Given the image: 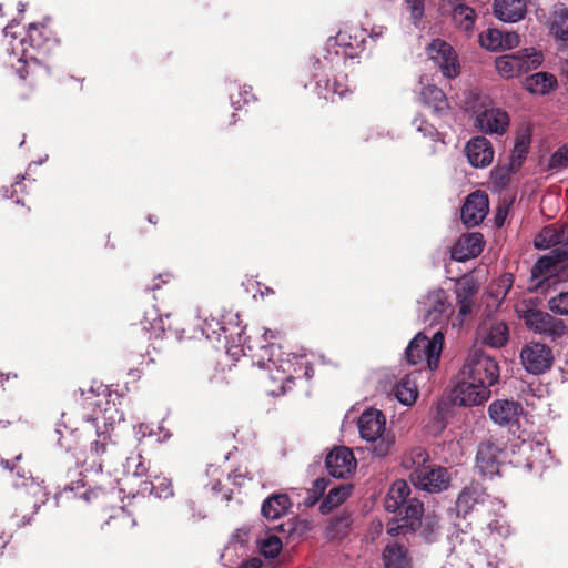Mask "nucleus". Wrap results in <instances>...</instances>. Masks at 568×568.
<instances>
[{
	"label": "nucleus",
	"instance_id": "obj_1",
	"mask_svg": "<svg viewBox=\"0 0 568 568\" xmlns=\"http://www.w3.org/2000/svg\"><path fill=\"white\" fill-rule=\"evenodd\" d=\"M364 30L349 28L338 31L328 40L327 53L312 63V75L317 94L329 101L342 98L347 91L346 74L343 72L347 59L356 58L364 48Z\"/></svg>",
	"mask_w": 568,
	"mask_h": 568
},
{
	"label": "nucleus",
	"instance_id": "obj_2",
	"mask_svg": "<svg viewBox=\"0 0 568 568\" xmlns=\"http://www.w3.org/2000/svg\"><path fill=\"white\" fill-rule=\"evenodd\" d=\"M361 437L371 443L372 454L383 458L387 456L394 445V437L386 434V419L378 409H367L362 413L357 422Z\"/></svg>",
	"mask_w": 568,
	"mask_h": 568
},
{
	"label": "nucleus",
	"instance_id": "obj_3",
	"mask_svg": "<svg viewBox=\"0 0 568 568\" xmlns=\"http://www.w3.org/2000/svg\"><path fill=\"white\" fill-rule=\"evenodd\" d=\"M444 334L442 329L433 333L428 337L424 333H418L406 347V359L410 365L427 363L430 371L438 367L439 357L444 344Z\"/></svg>",
	"mask_w": 568,
	"mask_h": 568
},
{
	"label": "nucleus",
	"instance_id": "obj_4",
	"mask_svg": "<svg viewBox=\"0 0 568 568\" xmlns=\"http://www.w3.org/2000/svg\"><path fill=\"white\" fill-rule=\"evenodd\" d=\"M100 417L97 415L94 417L88 416L82 425V432L87 435V437H91L93 434L97 439L91 443V457H99L100 459L97 462L92 460L91 468L95 473H101L105 466H111L113 463V454L116 449L115 444L111 440L110 435L108 433V423L104 422V430H100L99 426Z\"/></svg>",
	"mask_w": 568,
	"mask_h": 568
},
{
	"label": "nucleus",
	"instance_id": "obj_5",
	"mask_svg": "<svg viewBox=\"0 0 568 568\" xmlns=\"http://www.w3.org/2000/svg\"><path fill=\"white\" fill-rule=\"evenodd\" d=\"M448 294L439 288L424 295L418 302V313L424 324L429 327L439 326L444 332L453 314Z\"/></svg>",
	"mask_w": 568,
	"mask_h": 568
},
{
	"label": "nucleus",
	"instance_id": "obj_6",
	"mask_svg": "<svg viewBox=\"0 0 568 568\" xmlns=\"http://www.w3.org/2000/svg\"><path fill=\"white\" fill-rule=\"evenodd\" d=\"M518 313L529 331L551 342H558L568 335V326L566 323L548 312L537 308H526L519 310Z\"/></svg>",
	"mask_w": 568,
	"mask_h": 568
},
{
	"label": "nucleus",
	"instance_id": "obj_7",
	"mask_svg": "<svg viewBox=\"0 0 568 568\" xmlns=\"http://www.w3.org/2000/svg\"><path fill=\"white\" fill-rule=\"evenodd\" d=\"M284 333L281 329H264L263 333V342L260 346L261 354L257 355L256 365L261 368H266L272 371L275 368L278 372L287 374V378L292 377L291 367L293 366L287 354L286 358L283 357L284 353L281 349V346L275 343V341L282 339Z\"/></svg>",
	"mask_w": 568,
	"mask_h": 568
},
{
	"label": "nucleus",
	"instance_id": "obj_8",
	"mask_svg": "<svg viewBox=\"0 0 568 568\" xmlns=\"http://www.w3.org/2000/svg\"><path fill=\"white\" fill-rule=\"evenodd\" d=\"M463 368L465 376L486 386V389H490L498 382L500 375L496 359L483 352H474Z\"/></svg>",
	"mask_w": 568,
	"mask_h": 568
},
{
	"label": "nucleus",
	"instance_id": "obj_9",
	"mask_svg": "<svg viewBox=\"0 0 568 568\" xmlns=\"http://www.w3.org/2000/svg\"><path fill=\"white\" fill-rule=\"evenodd\" d=\"M478 506L489 507L493 510H501L505 507L501 500L488 495L479 484H470L464 487L456 499L457 514L466 517Z\"/></svg>",
	"mask_w": 568,
	"mask_h": 568
},
{
	"label": "nucleus",
	"instance_id": "obj_10",
	"mask_svg": "<svg viewBox=\"0 0 568 568\" xmlns=\"http://www.w3.org/2000/svg\"><path fill=\"white\" fill-rule=\"evenodd\" d=\"M523 367L532 375L548 372L554 364L552 349L540 342L526 343L519 354Z\"/></svg>",
	"mask_w": 568,
	"mask_h": 568
},
{
	"label": "nucleus",
	"instance_id": "obj_11",
	"mask_svg": "<svg viewBox=\"0 0 568 568\" xmlns=\"http://www.w3.org/2000/svg\"><path fill=\"white\" fill-rule=\"evenodd\" d=\"M424 514L423 503L417 498H410L403 506L399 519H392L386 525L388 535L395 537L408 531H415L420 527Z\"/></svg>",
	"mask_w": 568,
	"mask_h": 568
},
{
	"label": "nucleus",
	"instance_id": "obj_12",
	"mask_svg": "<svg viewBox=\"0 0 568 568\" xmlns=\"http://www.w3.org/2000/svg\"><path fill=\"white\" fill-rule=\"evenodd\" d=\"M412 483L427 493H440L449 486L450 476L442 466L428 465L410 473Z\"/></svg>",
	"mask_w": 568,
	"mask_h": 568
},
{
	"label": "nucleus",
	"instance_id": "obj_13",
	"mask_svg": "<svg viewBox=\"0 0 568 568\" xmlns=\"http://www.w3.org/2000/svg\"><path fill=\"white\" fill-rule=\"evenodd\" d=\"M454 403L460 406H477L488 400L491 390L486 389V386L481 385L464 375L462 371V378L453 389Z\"/></svg>",
	"mask_w": 568,
	"mask_h": 568
},
{
	"label": "nucleus",
	"instance_id": "obj_14",
	"mask_svg": "<svg viewBox=\"0 0 568 568\" xmlns=\"http://www.w3.org/2000/svg\"><path fill=\"white\" fill-rule=\"evenodd\" d=\"M429 59L440 69L444 77L456 78L459 73L457 57L450 44L443 40H434L427 48Z\"/></svg>",
	"mask_w": 568,
	"mask_h": 568
},
{
	"label": "nucleus",
	"instance_id": "obj_15",
	"mask_svg": "<svg viewBox=\"0 0 568 568\" xmlns=\"http://www.w3.org/2000/svg\"><path fill=\"white\" fill-rule=\"evenodd\" d=\"M477 338L484 345L500 348L505 346L509 339L508 325L503 320L487 317L477 328Z\"/></svg>",
	"mask_w": 568,
	"mask_h": 568
},
{
	"label": "nucleus",
	"instance_id": "obj_16",
	"mask_svg": "<svg viewBox=\"0 0 568 568\" xmlns=\"http://www.w3.org/2000/svg\"><path fill=\"white\" fill-rule=\"evenodd\" d=\"M489 211L488 196L483 191L470 193L462 207V221L468 227L477 226Z\"/></svg>",
	"mask_w": 568,
	"mask_h": 568
},
{
	"label": "nucleus",
	"instance_id": "obj_17",
	"mask_svg": "<svg viewBox=\"0 0 568 568\" xmlns=\"http://www.w3.org/2000/svg\"><path fill=\"white\" fill-rule=\"evenodd\" d=\"M327 471L334 478H346L356 469L353 452L345 447L334 448L325 459Z\"/></svg>",
	"mask_w": 568,
	"mask_h": 568
},
{
	"label": "nucleus",
	"instance_id": "obj_18",
	"mask_svg": "<svg viewBox=\"0 0 568 568\" xmlns=\"http://www.w3.org/2000/svg\"><path fill=\"white\" fill-rule=\"evenodd\" d=\"M503 449L491 442H484L478 445L475 466L479 474L493 477L499 473L500 456Z\"/></svg>",
	"mask_w": 568,
	"mask_h": 568
},
{
	"label": "nucleus",
	"instance_id": "obj_19",
	"mask_svg": "<svg viewBox=\"0 0 568 568\" xmlns=\"http://www.w3.org/2000/svg\"><path fill=\"white\" fill-rule=\"evenodd\" d=\"M523 412L521 404L513 399H496L488 407L489 417L499 426L516 425Z\"/></svg>",
	"mask_w": 568,
	"mask_h": 568
},
{
	"label": "nucleus",
	"instance_id": "obj_20",
	"mask_svg": "<svg viewBox=\"0 0 568 568\" xmlns=\"http://www.w3.org/2000/svg\"><path fill=\"white\" fill-rule=\"evenodd\" d=\"M475 125L484 133L503 134L509 125V116L507 112L501 109H485L477 114Z\"/></svg>",
	"mask_w": 568,
	"mask_h": 568
},
{
	"label": "nucleus",
	"instance_id": "obj_21",
	"mask_svg": "<svg viewBox=\"0 0 568 568\" xmlns=\"http://www.w3.org/2000/svg\"><path fill=\"white\" fill-rule=\"evenodd\" d=\"M484 250L481 233L474 232L462 235L452 247V258L464 262L477 257Z\"/></svg>",
	"mask_w": 568,
	"mask_h": 568
},
{
	"label": "nucleus",
	"instance_id": "obj_22",
	"mask_svg": "<svg viewBox=\"0 0 568 568\" xmlns=\"http://www.w3.org/2000/svg\"><path fill=\"white\" fill-rule=\"evenodd\" d=\"M384 568H413V556L407 544L402 541L388 542L382 552Z\"/></svg>",
	"mask_w": 568,
	"mask_h": 568
},
{
	"label": "nucleus",
	"instance_id": "obj_23",
	"mask_svg": "<svg viewBox=\"0 0 568 568\" xmlns=\"http://www.w3.org/2000/svg\"><path fill=\"white\" fill-rule=\"evenodd\" d=\"M21 459H22V454H18L14 456V458L12 460L1 459L0 464H1L2 468L7 469L11 473H13L16 470L18 478L22 479L21 483H18V481L14 483L16 487H24L29 495H32L33 497H36V499L38 501L44 504L47 500L45 488L43 487V485L41 483L37 481L33 477H31V476L26 477L24 474L20 473L18 463Z\"/></svg>",
	"mask_w": 568,
	"mask_h": 568
},
{
	"label": "nucleus",
	"instance_id": "obj_24",
	"mask_svg": "<svg viewBox=\"0 0 568 568\" xmlns=\"http://www.w3.org/2000/svg\"><path fill=\"white\" fill-rule=\"evenodd\" d=\"M535 246L540 250H558L568 256V229H557L552 225L545 226L535 240Z\"/></svg>",
	"mask_w": 568,
	"mask_h": 568
},
{
	"label": "nucleus",
	"instance_id": "obj_25",
	"mask_svg": "<svg viewBox=\"0 0 568 568\" xmlns=\"http://www.w3.org/2000/svg\"><path fill=\"white\" fill-rule=\"evenodd\" d=\"M468 162L474 168H486L494 159L491 143L484 136H476L469 140L465 148Z\"/></svg>",
	"mask_w": 568,
	"mask_h": 568
},
{
	"label": "nucleus",
	"instance_id": "obj_26",
	"mask_svg": "<svg viewBox=\"0 0 568 568\" xmlns=\"http://www.w3.org/2000/svg\"><path fill=\"white\" fill-rule=\"evenodd\" d=\"M494 13L500 21L514 23L525 17L526 4L524 0H495Z\"/></svg>",
	"mask_w": 568,
	"mask_h": 568
},
{
	"label": "nucleus",
	"instance_id": "obj_27",
	"mask_svg": "<svg viewBox=\"0 0 568 568\" xmlns=\"http://www.w3.org/2000/svg\"><path fill=\"white\" fill-rule=\"evenodd\" d=\"M409 494L410 487L405 480L394 481L385 497V509L389 513L402 514L403 506L410 499Z\"/></svg>",
	"mask_w": 568,
	"mask_h": 568
},
{
	"label": "nucleus",
	"instance_id": "obj_28",
	"mask_svg": "<svg viewBox=\"0 0 568 568\" xmlns=\"http://www.w3.org/2000/svg\"><path fill=\"white\" fill-rule=\"evenodd\" d=\"M292 504L286 494H274L267 497L261 507L262 515L267 519H278L284 516Z\"/></svg>",
	"mask_w": 568,
	"mask_h": 568
},
{
	"label": "nucleus",
	"instance_id": "obj_29",
	"mask_svg": "<svg viewBox=\"0 0 568 568\" xmlns=\"http://www.w3.org/2000/svg\"><path fill=\"white\" fill-rule=\"evenodd\" d=\"M564 252L551 250L549 254L537 260L531 268V277L535 280L547 278L552 274L557 264L564 262L568 256L562 255Z\"/></svg>",
	"mask_w": 568,
	"mask_h": 568
},
{
	"label": "nucleus",
	"instance_id": "obj_30",
	"mask_svg": "<svg viewBox=\"0 0 568 568\" xmlns=\"http://www.w3.org/2000/svg\"><path fill=\"white\" fill-rule=\"evenodd\" d=\"M420 98L423 102L433 108L434 113L442 115L449 109L448 101L442 89L436 85L428 84L422 89Z\"/></svg>",
	"mask_w": 568,
	"mask_h": 568
},
{
	"label": "nucleus",
	"instance_id": "obj_31",
	"mask_svg": "<svg viewBox=\"0 0 568 568\" xmlns=\"http://www.w3.org/2000/svg\"><path fill=\"white\" fill-rule=\"evenodd\" d=\"M525 89L535 94H547L557 85L555 75L548 72H537L526 78Z\"/></svg>",
	"mask_w": 568,
	"mask_h": 568
},
{
	"label": "nucleus",
	"instance_id": "obj_32",
	"mask_svg": "<svg viewBox=\"0 0 568 568\" xmlns=\"http://www.w3.org/2000/svg\"><path fill=\"white\" fill-rule=\"evenodd\" d=\"M394 396L405 406H412L415 404L418 397V389L410 375H406L395 385Z\"/></svg>",
	"mask_w": 568,
	"mask_h": 568
},
{
	"label": "nucleus",
	"instance_id": "obj_33",
	"mask_svg": "<svg viewBox=\"0 0 568 568\" xmlns=\"http://www.w3.org/2000/svg\"><path fill=\"white\" fill-rule=\"evenodd\" d=\"M518 62L519 73H527L537 69L544 61L541 51L535 48H526L513 53Z\"/></svg>",
	"mask_w": 568,
	"mask_h": 568
},
{
	"label": "nucleus",
	"instance_id": "obj_34",
	"mask_svg": "<svg viewBox=\"0 0 568 568\" xmlns=\"http://www.w3.org/2000/svg\"><path fill=\"white\" fill-rule=\"evenodd\" d=\"M428 459L429 455L425 448L414 447L403 455L400 464L405 469L413 473L422 467H428Z\"/></svg>",
	"mask_w": 568,
	"mask_h": 568
},
{
	"label": "nucleus",
	"instance_id": "obj_35",
	"mask_svg": "<svg viewBox=\"0 0 568 568\" xmlns=\"http://www.w3.org/2000/svg\"><path fill=\"white\" fill-rule=\"evenodd\" d=\"M476 19L475 10L466 4H458L453 9V20L463 31L470 33Z\"/></svg>",
	"mask_w": 568,
	"mask_h": 568
},
{
	"label": "nucleus",
	"instance_id": "obj_36",
	"mask_svg": "<svg viewBox=\"0 0 568 568\" xmlns=\"http://www.w3.org/2000/svg\"><path fill=\"white\" fill-rule=\"evenodd\" d=\"M550 32L560 41H568V9L560 8L555 10L551 22Z\"/></svg>",
	"mask_w": 568,
	"mask_h": 568
},
{
	"label": "nucleus",
	"instance_id": "obj_37",
	"mask_svg": "<svg viewBox=\"0 0 568 568\" xmlns=\"http://www.w3.org/2000/svg\"><path fill=\"white\" fill-rule=\"evenodd\" d=\"M47 33V29L43 24L30 23L26 38L21 40V44L24 45L28 43L31 48L40 49L45 44L48 40Z\"/></svg>",
	"mask_w": 568,
	"mask_h": 568
},
{
	"label": "nucleus",
	"instance_id": "obj_38",
	"mask_svg": "<svg viewBox=\"0 0 568 568\" xmlns=\"http://www.w3.org/2000/svg\"><path fill=\"white\" fill-rule=\"evenodd\" d=\"M351 494V488L346 486H339L332 488L323 503L321 504V510L322 513H327L332 510L333 508L339 506L342 503H344Z\"/></svg>",
	"mask_w": 568,
	"mask_h": 568
},
{
	"label": "nucleus",
	"instance_id": "obj_39",
	"mask_svg": "<svg viewBox=\"0 0 568 568\" xmlns=\"http://www.w3.org/2000/svg\"><path fill=\"white\" fill-rule=\"evenodd\" d=\"M495 65L497 72L505 79L520 75L518 62L513 53L498 57L495 61Z\"/></svg>",
	"mask_w": 568,
	"mask_h": 568
},
{
	"label": "nucleus",
	"instance_id": "obj_40",
	"mask_svg": "<svg viewBox=\"0 0 568 568\" xmlns=\"http://www.w3.org/2000/svg\"><path fill=\"white\" fill-rule=\"evenodd\" d=\"M351 516L347 513H341L333 516L327 526V534L332 538L343 537L351 526Z\"/></svg>",
	"mask_w": 568,
	"mask_h": 568
},
{
	"label": "nucleus",
	"instance_id": "obj_41",
	"mask_svg": "<svg viewBox=\"0 0 568 568\" xmlns=\"http://www.w3.org/2000/svg\"><path fill=\"white\" fill-rule=\"evenodd\" d=\"M474 290L468 285H459L456 288V301L459 316L464 317L471 312Z\"/></svg>",
	"mask_w": 568,
	"mask_h": 568
},
{
	"label": "nucleus",
	"instance_id": "obj_42",
	"mask_svg": "<svg viewBox=\"0 0 568 568\" xmlns=\"http://www.w3.org/2000/svg\"><path fill=\"white\" fill-rule=\"evenodd\" d=\"M503 31L498 29H488L479 36V43L489 51L501 50Z\"/></svg>",
	"mask_w": 568,
	"mask_h": 568
},
{
	"label": "nucleus",
	"instance_id": "obj_43",
	"mask_svg": "<svg viewBox=\"0 0 568 568\" xmlns=\"http://www.w3.org/2000/svg\"><path fill=\"white\" fill-rule=\"evenodd\" d=\"M529 148V139L526 136H520L516 140L511 156H510V165L511 169H517L521 165L523 161L526 159Z\"/></svg>",
	"mask_w": 568,
	"mask_h": 568
},
{
	"label": "nucleus",
	"instance_id": "obj_44",
	"mask_svg": "<svg viewBox=\"0 0 568 568\" xmlns=\"http://www.w3.org/2000/svg\"><path fill=\"white\" fill-rule=\"evenodd\" d=\"M150 493L158 498L166 499L173 496L172 484L168 478H155V481L148 483Z\"/></svg>",
	"mask_w": 568,
	"mask_h": 568
},
{
	"label": "nucleus",
	"instance_id": "obj_45",
	"mask_svg": "<svg viewBox=\"0 0 568 568\" xmlns=\"http://www.w3.org/2000/svg\"><path fill=\"white\" fill-rule=\"evenodd\" d=\"M513 286V275L510 273H506L498 277L494 286L490 288V294L496 300H504Z\"/></svg>",
	"mask_w": 568,
	"mask_h": 568
},
{
	"label": "nucleus",
	"instance_id": "obj_46",
	"mask_svg": "<svg viewBox=\"0 0 568 568\" xmlns=\"http://www.w3.org/2000/svg\"><path fill=\"white\" fill-rule=\"evenodd\" d=\"M282 549V541L276 536H270L266 539L262 540L260 544L261 554L265 558H275L278 556Z\"/></svg>",
	"mask_w": 568,
	"mask_h": 568
},
{
	"label": "nucleus",
	"instance_id": "obj_47",
	"mask_svg": "<svg viewBox=\"0 0 568 568\" xmlns=\"http://www.w3.org/2000/svg\"><path fill=\"white\" fill-rule=\"evenodd\" d=\"M413 125L416 128V130L424 136L429 138L433 141L440 140V133L438 130L429 123L427 120H425L423 116H416L413 120Z\"/></svg>",
	"mask_w": 568,
	"mask_h": 568
},
{
	"label": "nucleus",
	"instance_id": "obj_48",
	"mask_svg": "<svg viewBox=\"0 0 568 568\" xmlns=\"http://www.w3.org/2000/svg\"><path fill=\"white\" fill-rule=\"evenodd\" d=\"M548 307L549 310L558 315H568V291L561 292L557 294L556 296H552L548 301Z\"/></svg>",
	"mask_w": 568,
	"mask_h": 568
},
{
	"label": "nucleus",
	"instance_id": "obj_49",
	"mask_svg": "<svg viewBox=\"0 0 568 568\" xmlns=\"http://www.w3.org/2000/svg\"><path fill=\"white\" fill-rule=\"evenodd\" d=\"M500 510H494L496 517L488 524V528L491 532L497 534L500 537H507L511 534L510 525L499 515Z\"/></svg>",
	"mask_w": 568,
	"mask_h": 568
},
{
	"label": "nucleus",
	"instance_id": "obj_50",
	"mask_svg": "<svg viewBox=\"0 0 568 568\" xmlns=\"http://www.w3.org/2000/svg\"><path fill=\"white\" fill-rule=\"evenodd\" d=\"M410 11V18L415 26H418L424 16V2L425 0H405Z\"/></svg>",
	"mask_w": 568,
	"mask_h": 568
},
{
	"label": "nucleus",
	"instance_id": "obj_51",
	"mask_svg": "<svg viewBox=\"0 0 568 568\" xmlns=\"http://www.w3.org/2000/svg\"><path fill=\"white\" fill-rule=\"evenodd\" d=\"M550 168H562L568 165V144L559 148L550 158Z\"/></svg>",
	"mask_w": 568,
	"mask_h": 568
},
{
	"label": "nucleus",
	"instance_id": "obj_52",
	"mask_svg": "<svg viewBox=\"0 0 568 568\" xmlns=\"http://www.w3.org/2000/svg\"><path fill=\"white\" fill-rule=\"evenodd\" d=\"M206 328H204V333L206 334L207 338H216L220 339L222 333L226 332V327L222 325L219 321L215 318H212L211 322H205Z\"/></svg>",
	"mask_w": 568,
	"mask_h": 568
},
{
	"label": "nucleus",
	"instance_id": "obj_53",
	"mask_svg": "<svg viewBox=\"0 0 568 568\" xmlns=\"http://www.w3.org/2000/svg\"><path fill=\"white\" fill-rule=\"evenodd\" d=\"M126 467L129 470L132 467H134L132 473L136 477L144 476L148 473V467H146L145 462L141 455H138L136 457H133V458H128Z\"/></svg>",
	"mask_w": 568,
	"mask_h": 568
},
{
	"label": "nucleus",
	"instance_id": "obj_54",
	"mask_svg": "<svg viewBox=\"0 0 568 568\" xmlns=\"http://www.w3.org/2000/svg\"><path fill=\"white\" fill-rule=\"evenodd\" d=\"M519 36L515 32H504L501 38V50L513 49L519 44Z\"/></svg>",
	"mask_w": 568,
	"mask_h": 568
},
{
	"label": "nucleus",
	"instance_id": "obj_55",
	"mask_svg": "<svg viewBox=\"0 0 568 568\" xmlns=\"http://www.w3.org/2000/svg\"><path fill=\"white\" fill-rule=\"evenodd\" d=\"M253 98L250 90L244 89L243 91H239V99H235L234 94H231V103L232 105L239 110L242 106L241 99L243 104L248 103V101Z\"/></svg>",
	"mask_w": 568,
	"mask_h": 568
},
{
	"label": "nucleus",
	"instance_id": "obj_56",
	"mask_svg": "<svg viewBox=\"0 0 568 568\" xmlns=\"http://www.w3.org/2000/svg\"><path fill=\"white\" fill-rule=\"evenodd\" d=\"M262 561L258 558H252L245 562H242L239 568H261Z\"/></svg>",
	"mask_w": 568,
	"mask_h": 568
},
{
	"label": "nucleus",
	"instance_id": "obj_57",
	"mask_svg": "<svg viewBox=\"0 0 568 568\" xmlns=\"http://www.w3.org/2000/svg\"><path fill=\"white\" fill-rule=\"evenodd\" d=\"M326 484L324 479H316L313 484L314 491L318 493L320 495L323 494L325 490Z\"/></svg>",
	"mask_w": 568,
	"mask_h": 568
},
{
	"label": "nucleus",
	"instance_id": "obj_58",
	"mask_svg": "<svg viewBox=\"0 0 568 568\" xmlns=\"http://www.w3.org/2000/svg\"><path fill=\"white\" fill-rule=\"evenodd\" d=\"M534 452L538 453L539 455H542L545 458H547L550 453V450L540 443H537L535 445Z\"/></svg>",
	"mask_w": 568,
	"mask_h": 568
},
{
	"label": "nucleus",
	"instance_id": "obj_59",
	"mask_svg": "<svg viewBox=\"0 0 568 568\" xmlns=\"http://www.w3.org/2000/svg\"><path fill=\"white\" fill-rule=\"evenodd\" d=\"M474 568H495L493 562L488 560H479Z\"/></svg>",
	"mask_w": 568,
	"mask_h": 568
},
{
	"label": "nucleus",
	"instance_id": "obj_60",
	"mask_svg": "<svg viewBox=\"0 0 568 568\" xmlns=\"http://www.w3.org/2000/svg\"><path fill=\"white\" fill-rule=\"evenodd\" d=\"M17 73L19 74L20 79L26 80L28 73L26 71V62H23V65L17 70Z\"/></svg>",
	"mask_w": 568,
	"mask_h": 568
},
{
	"label": "nucleus",
	"instance_id": "obj_61",
	"mask_svg": "<svg viewBox=\"0 0 568 568\" xmlns=\"http://www.w3.org/2000/svg\"><path fill=\"white\" fill-rule=\"evenodd\" d=\"M8 544V538L0 537V548H4Z\"/></svg>",
	"mask_w": 568,
	"mask_h": 568
},
{
	"label": "nucleus",
	"instance_id": "obj_62",
	"mask_svg": "<svg viewBox=\"0 0 568 568\" xmlns=\"http://www.w3.org/2000/svg\"><path fill=\"white\" fill-rule=\"evenodd\" d=\"M382 33H383V28L381 27L379 28V32L378 31H373L372 37H378V36H382Z\"/></svg>",
	"mask_w": 568,
	"mask_h": 568
},
{
	"label": "nucleus",
	"instance_id": "obj_63",
	"mask_svg": "<svg viewBox=\"0 0 568 568\" xmlns=\"http://www.w3.org/2000/svg\"><path fill=\"white\" fill-rule=\"evenodd\" d=\"M12 23H13V21L10 24L6 26V28H4L6 36L9 34V29L12 27Z\"/></svg>",
	"mask_w": 568,
	"mask_h": 568
},
{
	"label": "nucleus",
	"instance_id": "obj_64",
	"mask_svg": "<svg viewBox=\"0 0 568 568\" xmlns=\"http://www.w3.org/2000/svg\"><path fill=\"white\" fill-rule=\"evenodd\" d=\"M534 463H535V460H532V459H529V462L527 463V466H528L529 468H532V466H534Z\"/></svg>",
	"mask_w": 568,
	"mask_h": 568
}]
</instances>
